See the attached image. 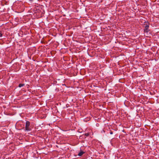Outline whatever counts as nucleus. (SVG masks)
Listing matches in <instances>:
<instances>
[{
  "mask_svg": "<svg viewBox=\"0 0 159 159\" xmlns=\"http://www.w3.org/2000/svg\"><path fill=\"white\" fill-rule=\"evenodd\" d=\"M145 26L144 27V32H145L148 33L149 32V26L148 25H145Z\"/></svg>",
  "mask_w": 159,
  "mask_h": 159,
  "instance_id": "nucleus-2",
  "label": "nucleus"
},
{
  "mask_svg": "<svg viewBox=\"0 0 159 159\" xmlns=\"http://www.w3.org/2000/svg\"><path fill=\"white\" fill-rule=\"evenodd\" d=\"M85 153V152L81 150H80V152L78 154V155L80 156H81L84 154Z\"/></svg>",
  "mask_w": 159,
  "mask_h": 159,
  "instance_id": "nucleus-3",
  "label": "nucleus"
},
{
  "mask_svg": "<svg viewBox=\"0 0 159 159\" xmlns=\"http://www.w3.org/2000/svg\"><path fill=\"white\" fill-rule=\"evenodd\" d=\"M110 134H113V132H112V131H111L110 132Z\"/></svg>",
  "mask_w": 159,
  "mask_h": 159,
  "instance_id": "nucleus-6",
  "label": "nucleus"
},
{
  "mask_svg": "<svg viewBox=\"0 0 159 159\" xmlns=\"http://www.w3.org/2000/svg\"><path fill=\"white\" fill-rule=\"evenodd\" d=\"M89 133H86L84 135L86 136H89Z\"/></svg>",
  "mask_w": 159,
  "mask_h": 159,
  "instance_id": "nucleus-5",
  "label": "nucleus"
},
{
  "mask_svg": "<svg viewBox=\"0 0 159 159\" xmlns=\"http://www.w3.org/2000/svg\"><path fill=\"white\" fill-rule=\"evenodd\" d=\"M30 122L29 121H26L25 125V130L27 131H30L31 130L30 126Z\"/></svg>",
  "mask_w": 159,
  "mask_h": 159,
  "instance_id": "nucleus-1",
  "label": "nucleus"
},
{
  "mask_svg": "<svg viewBox=\"0 0 159 159\" xmlns=\"http://www.w3.org/2000/svg\"><path fill=\"white\" fill-rule=\"evenodd\" d=\"M25 84H20L19 85V87H21L24 86Z\"/></svg>",
  "mask_w": 159,
  "mask_h": 159,
  "instance_id": "nucleus-4",
  "label": "nucleus"
},
{
  "mask_svg": "<svg viewBox=\"0 0 159 159\" xmlns=\"http://www.w3.org/2000/svg\"><path fill=\"white\" fill-rule=\"evenodd\" d=\"M2 36V34L0 32V37Z\"/></svg>",
  "mask_w": 159,
  "mask_h": 159,
  "instance_id": "nucleus-7",
  "label": "nucleus"
}]
</instances>
